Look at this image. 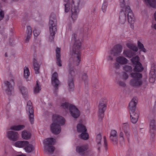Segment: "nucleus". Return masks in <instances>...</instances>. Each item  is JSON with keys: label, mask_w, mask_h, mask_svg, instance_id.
I'll return each instance as SVG.
<instances>
[{"label": "nucleus", "mask_w": 156, "mask_h": 156, "mask_svg": "<svg viewBox=\"0 0 156 156\" xmlns=\"http://www.w3.org/2000/svg\"><path fill=\"white\" fill-rule=\"evenodd\" d=\"M152 27L154 29L156 30V23L155 24H153L152 25Z\"/></svg>", "instance_id": "58"}, {"label": "nucleus", "mask_w": 156, "mask_h": 156, "mask_svg": "<svg viewBox=\"0 0 156 156\" xmlns=\"http://www.w3.org/2000/svg\"><path fill=\"white\" fill-rule=\"evenodd\" d=\"M89 147L87 144L83 145L76 147V151L81 156H87Z\"/></svg>", "instance_id": "9"}, {"label": "nucleus", "mask_w": 156, "mask_h": 156, "mask_svg": "<svg viewBox=\"0 0 156 156\" xmlns=\"http://www.w3.org/2000/svg\"><path fill=\"white\" fill-rule=\"evenodd\" d=\"M124 134L122 132H121L120 133L119 136L120 137H121L123 139H124L123 138Z\"/></svg>", "instance_id": "56"}, {"label": "nucleus", "mask_w": 156, "mask_h": 156, "mask_svg": "<svg viewBox=\"0 0 156 156\" xmlns=\"http://www.w3.org/2000/svg\"><path fill=\"white\" fill-rule=\"evenodd\" d=\"M69 110L72 116L74 118H77L80 116V111L75 106L70 105Z\"/></svg>", "instance_id": "15"}, {"label": "nucleus", "mask_w": 156, "mask_h": 156, "mask_svg": "<svg viewBox=\"0 0 156 156\" xmlns=\"http://www.w3.org/2000/svg\"><path fill=\"white\" fill-rule=\"evenodd\" d=\"M51 80L52 85L54 87L55 90H56L60 84V82L58 79V74L56 73L55 72L52 74Z\"/></svg>", "instance_id": "13"}, {"label": "nucleus", "mask_w": 156, "mask_h": 156, "mask_svg": "<svg viewBox=\"0 0 156 156\" xmlns=\"http://www.w3.org/2000/svg\"><path fill=\"white\" fill-rule=\"evenodd\" d=\"M107 6V4L106 3H104L102 6V9L103 12L105 11Z\"/></svg>", "instance_id": "49"}, {"label": "nucleus", "mask_w": 156, "mask_h": 156, "mask_svg": "<svg viewBox=\"0 0 156 156\" xmlns=\"http://www.w3.org/2000/svg\"><path fill=\"white\" fill-rule=\"evenodd\" d=\"M4 16V13L3 11L0 9V21L3 19Z\"/></svg>", "instance_id": "51"}, {"label": "nucleus", "mask_w": 156, "mask_h": 156, "mask_svg": "<svg viewBox=\"0 0 156 156\" xmlns=\"http://www.w3.org/2000/svg\"><path fill=\"white\" fill-rule=\"evenodd\" d=\"M120 64L119 63L116 62L114 64V67L116 69H119L120 67Z\"/></svg>", "instance_id": "53"}, {"label": "nucleus", "mask_w": 156, "mask_h": 156, "mask_svg": "<svg viewBox=\"0 0 156 156\" xmlns=\"http://www.w3.org/2000/svg\"><path fill=\"white\" fill-rule=\"evenodd\" d=\"M32 103L30 101H29L27 103V110L29 113V119L31 124L34 122V110L32 105Z\"/></svg>", "instance_id": "11"}, {"label": "nucleus", "mask_w": 156, "mask_h": 156, "mask_svg": "<svg viewBox=\"0 0 156 156\" xmlns=\"http://www.w3.org/2000/svg\"><path fill=\"white\" fill-rule=\"evenodd\" d=\"M70 105L69 103H64L63 104H62L61 106L63 108H68L69 109V107L70 105Z\"/></svg>", "instance_id": "47"}, {"label": "nucleus", "mask_w": 156, "mask_h": 156, "mask_svg": "<svg viewBox=\"0 0 156 156\" xmlns=\"http://www.w3.org/2000/svg\"><path fill=\"white\" fill-rule=\"evenodd\" d=\"M116 62L119 63L120 65H125L127 63L128 60L124 57L122 56H119L115 59Z\"/></svg>", "instance_id": "22"}, {"label": "nucleus", "mask_w": 156, "mask_h": 156, "mask_svg": "<svg viewBox=\"0 0 156 156\" xmlns=\"http://www.w3.org/2000/svg\"><path fill=\"white\" fill-rule=\"evenodd\" d=\"M80 0H73L71 2V12L72 19L76 20L79 12V7Z\"/></svg>", "instance_id": "7"}, {"label": "nucleus", "mask_w": 156, "mask_h": 156, "mask_svg": "<svg viewBox=\"0 0 156 156\" xmlns=\"http://www.w3.org/2000/svg\"><path fill=\"white\" fill-rule=\"evenodd\" d=\"M144 1L147 6L153 8H156V0H144Z\"/></svg>", "instance_id": "21"}, {"label": "nucleus", "mask_w": 156, "mask_h": 156, "mask_svg": "<svg viewBox=\"0 0 156 156\" xmlns=\"http://www.w3.org/2000/svg\"><path fill=\"white\" fill-rule=\"evenodd\" d=\"M40 83L38 81H37L36 84L34 88V93L36 94L38 93L41 90Z\"/></svg>", "instance_id": "31"}, {"label": "nucleus", "mask_w": 156, "mask_h": 156, "mask_svg": "<svg viewBox=\"0 0 156 156\" xmlns=\"http://www.w3.org/2000/svg\"><path fill=\"white\" fill-rule=\"evenodd\" d=\"M52 123L50 126V130L53 133L57 135L61 132V126L65 124V120L62 116L54 115L52 116Z\"/></svg>", "instance_id": "3"}, {"label": "nucleus", "mask_w": 156, "mask_h": 156, "mask_svg": "<svg viewBox=\"0 0 156 156\" xmlns=\"http://www.w3.org/2000/svg\"><path fill=\"white\" fill-rule=\"evenodd\" d=\"M32 32V30L31 27L30 26H28L27 27V30L26 31L27 35L25 40V41L26 42H29L31 36Z\"/></svg>", "instance_id": "24"}, {"label": "nucleus", "mask_w": 156, "mask_h": 156, "mask_svg": "<svg viewBox=\"0 0 156 156\" xmlns=\"http://www.w3.org/2000/svg\"><path fill=\"white\" fill-rule=\"evenodd\" d=\"M65 6V11L66 12H68L70 9V4L69 2L66 3L64 4Z\"/></svg>", "instance_id": "40"}, {"label": "nucleus", "mask_w": 156, "mask_h": 156, "mask_svg": "<svg viewBox=\"0 0 156 156\" xmlns=\"http://www.w3.org/2000/svg\"><path fill=\"white\" fill-rule=\"evenodd\" d=\"M69 0H64V2L65 3L69 2Z\"/></svg>", "instance_id": "61"}, {"label": "nucleus", "mask_w": 156, "mask_h": 156, "mask_svg": "<svg viewBox=\"0 0 156 156\" xmlns=\"http://www.w3.org/2000/svg\"><path fill=\"white\" fill-rule=\"evenodd\" d=\"M123 54L126 57L130 58L133 56L134 54L131 50H124L123 52Z\"/></svg>", "instance_id": "29"}, {"label": "nucleus", "mask_w": 156, "mask_h": 156, "mask_svg": "<svg viewBox=\"0 0 156 156\" xmlns=\"http://www.w3.org/2000/svg\"><path fill=\"white\" fill-rule=\"evenodd\" d=\"M5 57H7V53H6L5 54Z\"/></svg>", "instance_id": "62"}, {"label": "nucleus", "mask_w": 156, "mask_h": 156, "mask_svg": "<svg viewBox=\"0 0 156 156\" xmlns=\"http://www.w3.org/2000/svg\"><path fill=\"white\" fill-rule=\"evenodd\" d=\"M60 49L59 48H57L55 50L56 63L59 66H61L62 62L61 60Z\"/></svg>", "instance_id": "19"}, {"label": "nucleus", "mask_w": 156, "mask_h": 156, "mask_svg": "<svg viewBox=\"0 0 156 156\" xmlns=\"http://www.w3.org/2000/svg\"><path fill=\"white\" fill-rule=\"evenodd\" d=\"M117 84H118L119 86L124 87H126V84L123 82L121 80H117Z\"/></svg>", "instance_id": "43"}, {"label": "nucleus", "mask_w": 156, "mask_h": 156, "mask_svg": "<svg viewBox=\"0 0 156 156\" xmlns=\"http://www.w3.org/2000/svg\"><path fill=\"white\" fill-rule=\"evenodd\" d=\"M20 90L23 94H26L27 92V89L24 87H22L20 88Z\"/></svg>", "instance_id": "48"}, {"label": "nucleus", "mask_w": 156, "mask_h": 156, "mask_svg": "<svg viewBox=\"0 0 156 156\" xmlns=\"http://www.w3.org/2000/svg\"><path fill=\"white\" fill-rule=\"evenodd\" d=\"M138 102L137 98L134 97L131 100L129 105V112L136 110V107Z\"/></svg>", "instance_id": "18"}, {"label": "nucleus", "mask_w": 156, "mask_h": 156, "mask_svg": "<svg viewBox=\"0 0 156 156\" xmlns=\"http://www.w3.org/2000/svg\"><path fill=\"white\" fill-rule=\"evenodd\" d=\"M156 78V65L153 64L150 73L149 81L151 83H154Z\"/></svg>", "instance_id": "12"}, {"label": "nucleus", "mask_w": 156, "mask_h": 156, "mask_svg": "<svg viewBox=\"0 0 156 156\" xmlns=\"http://www.w3.org/2000/svg\"><path fill=\"white\" fill-rule=\"evenodd\" d=\"M144 69L140 63H138V64H135L133 70L134 72H140L142 71Z\"/></svg>", "instance_id": "25"}, {"label": "nucleus", "mask_w": 156, "mask_h": 156, "mask_svg": "<svg viewBox=\"0 0 156 156\" xmlns=\"http://www.w3.org/2000/svg\"><path fill=\"white\" fill-rule=\"evenodd\" d=\"M55 140L52 138H47L44 141V151L45 153L52 154L55 150V148L52 145L55 143Z\"/></svg>", "instance_id": "5"}, {"label": "nucleus", "mask_w": 156, "mask_h": 156, "mask_svg": "<svg viewBox=\"0 0 156 156\" xmlns=\"http://www.w3.org/2000/svg\"><path fill=\"white\" fill-rule=\"evenodd\" d=\"M130 116L133 117H137V118H139V113L136 110L130 111Z\"/></svg>", "instance_id": "36"}, {"label": "nucleus", "mask_w": 156, "mask_h": 156, "mask_svg": "<svg viewBox=\"0 0 156 156\" xmlns=\"http://www.w3.org/2000/svg\"><path fill=\"white\" fill-rule=\"evenodd\" d=\"M102 138L100 134H98L97 136L96 139V142L97 143V146L98 147V150L99 151L100 149V146L101 144V141Z\"/></svg>", "instance_id": "30"}, {"label": "nucleus", "mask_w": 156, "mask_h": 156, "mask_svg": "<svg viewBox=\"0 0 156 156\" xmlns=\"http://www.w3.org/2000/svg\"><path fill=\"white\" fill-rule=\"evenodd\" d=\"M57 21L55 16H51L48 23V26L51 36L49 39L51 41L53 40L54 37L57 31Z\"/></svg>", "instance_id": "4"}, {"label": "nucleus", "mask_w": 156, "mask_h": 156, "mask_svg": "<svg viewBox=\"0 0 156 156\" xmlns=\"http://www.w3.org/2000/svg\"><path fill=\"white\" fill-rule=\"evenodd\" d=\"M28 144V141H19L16 142L14 145L16 147L19 148L25 147V146Z\"/></svg>", "instance_id": "23"}, {"label": "nucleus", "mask_w": 156, "mask_h": 156, "mask_svg": "<svg viewBox=\"0 0 156 156\" xmlns=\"http://www.w3.org/2000/svg\"><path fill=\"white\" fill-rule=\"evenodd\" d=\"M131 77L133 78L130 81V85L133 87H139L142 85V81L141 79L142 75L140 73H132Z\"/></svg>", "instance_id": "6"}, {"label": "nucleus", "mask_w": 156, "mask_h": 156, "mask_svg": "<svg viewBox=\"0 0 156 156\" xmlns=\"http://www.w3.org/2000/svg\"><path fill=\"white\" fill-rule=\"evenodd\" d=\"M107 101L106 99L102 98L100 101L98 105V116L101 119L103 116V113L105 110Z\"/></svg>", "instance_id": "8"}, {"label": "nucleus", "mask_w": 156, "mask_h": 156, "mask_svg": "<svg viewBox=\"0 0 156 156\" xmlns=\"http://www.w3.org/2000/svg\"><path fill=\"white\" fill-rule=\"evenodd\" d=\"M113 58L110 56H108V59L109 60H113Z\"/></svg>", "instance_id": "59"}, {"label": "nucleus", "mask_w": 156, "mask_h": 156, "mask_svg": "<svg viewBox=\"0 0 156 156\" xmlns=\"http://www.w3.org/2000/svg\"><path fill=\"white\" fill-rule=\"evenodd\" d=\"M123 69L127 72H131L132 71V67L127 65H126L123 67Z\"/></svg>", "instance_id": "39"}, {"label": "nucleus", "mask_w": 156, "mask_h": 156, "mask_svg": "<svg viewBox=\"0 0 156 156\" xmlns=\"http://www.w3.org/2000/svg\"><path fill=\"white\" fill-rule=\"evenodd\" d=\"M80 137L82 139L86 140L88 139L89 135L87 132H81L80 135Z\"/></svg>", "instance_id": "34"}, {"label": "nucleus", "mask_w": 156, "mask_h": 156, "mask_svg": "<svg viewBox=\"0 0 156 156\" xmlns=\"http://www.w3.org/2000/svg\"><path fill=\"white\" fill-rule=\"evenodd\" d=\"M104 145L105 147V149L106 150L107 149V142L106 141V137L105 136L104 137Z\"/></svg>", "instance_id": "54"}, {"label": "nucleus", "mask_w": 156, "mask_h": 156, "mask_svg": "<svg viewBox=\"0 0 156 156\" xmlns=\"http://www.w3.org/2000/svg\"><path fill=\"white\" fill-rule=\"evenodd\" d=\"M77 131L79 133H81L83 132H87V129L85 126L82 124H79L78 125L77 127Z\"/></svg>", "instance_id": "27"}, {"label": "nucleus", "mask_w": 156, "mask_h": 156, "mask_svg": "<svg viewBox=\"0 0 156 156\" xmlns=\"http://www.w3.org/2000/svg\"><path fill=\"white\" fill-rule=\"evenodd\" d=\"M155 121L154 119L151 120L150 122V127L152 129H154L155 128Z\"/></svg>", "instance_id": "44"}, {"label": "nucleus", "mask_w": 156, "mask_h": 156, "mask_svg": "<svg viewBox=\"0 0 156 156\" xmlns=\"http://www.w3.org/2000/svg\"><path fill=\"white\" fill-rule=\"evenodd\" d=\"M25 126L23 125H19L17 126H12L10 129L15 131H20L24 129Z\"/></svg>", "instance_id": "28"}, {"label": "nucleus", "mask_w": 156, "mask_h": 156, "mask_svg": "<svg viewBox=\"0 0 156 156\" xmlns=\"http://www.w3.org/2000/svg\"><path fill=\"white\" fill-rule=\"evenodd\" d=\"M121 77L124 80H126L128 79L129 76L128 74L125 72H123L122 73Z\"/></svg>", "instance_id": "42"}, {"label": "nucleus", "mask_w": 156, "mask_h": 156, "mask_svg": "<svg viewBox=\"0 0 156 156\" xmlns=\"http://www.w3.org/2000/svg\"><path fill=\"white\" fill-rule=\"evenodd\" d=\"M68 85L70 90H72L74 88V84L72 77L69 78Z\"/></svg>", "instance_id": "32"}, {"label": "nucleus", "mask_w": 156, "mask_h": 156, "mask_svg": "<svg viewBox=\"0 0 156 156\" xmlns=\"http://www.w3.org/2000/svg\"><path fill=\"white\" fill-rule=\"evenodd\" d=\"M138 46L139 48L140 49L141 51H142L144 52H146V50L144 48L143 44L139 41H138Z\"/></svg>", "instance_id": "41"}, {"label": "nucleus", "mask_w": 156, "mask_h": 156, "mask_svg": "<svg viewBox=\"0 0 156 156\" xmlns=\"http://www.w3.org/2000/svg\"><path fill=\"white\" fill-rule=\"evenodd\" d=\"M130 117L131 121L133 123H136L138 121V118L137 117H133L132 116Z\"/></svg>", "instance_id": "46"}, {"label": "nucleus", "mask_w": 156, "mask_h": 156, "mask_svg": "<svg viewBox=\"0 0 156 156\" xmlns=\"http://www.w3.org/2000/svg\"><path fill=\"white\" fill-rule=\"evenodd\" d=\"M126 46L129 48L135 51H137L138 48L136 46L131 43H127L126 44Z\"/></svg>", "instance_id": "35"}, {"label": "nucleus", "mask_w": 156, "mask_h": 156, "mask_svg": "<svg viewBox=\"0 0 156 156\" xmlns=\"http://www.w3.org/2000/svg\"><path fill=\"white\" fill-rule=\"evenodd\" d=\"M73 40L75 41L72 51L70 52L71 57L69 59L68 67L69 73L74 75L73 68L78 66L81 61V52L80 50L81 46L82 39H79L76 34H73Z\"/></svg>", "instance_id": "1"}, {"label": "nucleus", "mask_w": 156, "mask_h": 156, "mask_svg": "<svg viewBox=\"0 0 156 156\" xmlns=\"http://www.w3.org/2000/svg\"><path fill=\"white\" fill-rule=\"evenodd\" d=\"M124 132L126 137L128 139L129 136H130V134L129 131V130L124 131Z\"/></svg>", "instance_id": "55"}, {"label": "nucleus", "mask_w": 156, "mask_h": 156, "mask_svg": "<svg viewBox=\"0 0 156 156\" xmlns=\"http://www.w3.org/2000/svg\"><path fill=\"white\" fill-rule=\"evenodd\" d=\"M33 33L34 36L37 37L39 34L40 32L38 30L34 29L33 30Z\"/></svg>", "instance_id": "50"}, {"label": "nucleus", "mask_w": 156, "mask_h": 156, "mask_svg": "<svg viewBox=\"0 0 156 156\" xmlns=\"http://www.w3.org/2000/svg\"><path fill=\"white\" fill-rule=\"evenodd\" d=\"M110 140L114 145H116L118 143V134L115 130H112L110 133L109 136Z\"/></svg>", "instance_id": "16"}, {"label": "nucleus", "mask_w": 156, "mask_h": 156, "mask_svg": "<svg viewBox=\"0 0 156 156\" xmlns=\"http://www.w3.org/2000/svg\"><path fill=\"white\" fill-rule=\"evenodd\" d=\"M4 83L5 87L4 90L8 94H10L11 92L13 90L12 86L14 84V79L12 78L9 81H5L4 82Z\"/></svg>", "instance_id": "10"}, {"label": "nucleus", "mask_w": 156, "mask_h": 156, "mask_svg": "<svg viewBox=\"0 0 156 156\" xmlns=\"http://www.w3.org/2000/svg\"><path fill=\"white\" fill-rule=\"evenodd\" d=\"M82 79L84 81H85L87 79V77L86 73H83L81 77Z\"/></svg>", "instance_id": "52"}, {"label": "nucleus", "mask_w": 156, "mask_h": 156, "mask_svg": "<svg viewBox=\"0 0 156 156\" xmlns=\"http://www.w3.org/2000/svg\"><path fill=\"white\" fill-rule=\"evenodd\" d=\"M34 67L36 74L39 73L40 65L37 63V60L35 59H34L33 62Z\"/></svg>", "instance_id": "26"}, {"label": "nucleus", "mask_w": 156, "mask_h": 156, "mask_svg": "<svg viewBox=\"0 0 156 156\" xmlns=\"http://www.w3.org/2000/svg\"><path fill=\"white\" fill-rule=\"evenodd\" d=\"M131 61L133 64L134 65L140 63L139 62V57L137 56L133 57L131 59Z\"/></svg>", "instance_id": "38"}, {"label": "nucleus", "mask_w": 156, "mask_h": 156, "mask_svg": "<svg viewBox=\"0 0 156 156\" xmlns=\"http://www.w3.org/2000/svg\"><path fill=\"white\" fill-rule=\"evenodd\" d=\"M15 156H27L26 155L23 154H18Z\"/></svg>", "instance_id": "57"}, {"label": "nucleus", "mask_w": 156, "mask_h": 156, "mask_svg": "<svg viewBox=\"0 0 156 156\" xmlns=\"http://www.w3.org/2000/svg\"><path fill=\"white\" fill-rule=\"evenodd\" d=\"M120 6L122 8L121 11L119 16L120 22L124 24L126 21V16H127V19L129 23H132L135 20L132 11L129 6H125L124 0H119Z\"/></svg>", "instance_id": "2"}, {"label": "nucleus", "mask_w": 156, "mask_h": 156, "mask_svg": "<svg viewBox=\"0 0 156 156\" xmlns=\"http://www.w3.org/2000/svg\"><path fill=\"white\" fill-rule=\"evenodd\" d=\"M122 50V46L119 44L115 45L111 50V53L114 56L120 55Z\"/></svg>", "instance_id": "14"}, {"label": "nucleus", "mask_w": 156, "mask_h": 156, "mask_svg": "<svg viewBox=\"0 0 156 156\" xmlns=\"http://www.w3.org/2000/svg\"><path fill=\"white\" fill-rule=\"evenodd\" d=\"M30 75L29 69L27 67H25L24 68V76L25 78H27Z\"/></svg>", "instance_id": "37"}, {"label": "nucleus", "mask_w": 156, "mask_h": 156, "mask_svg": "<svg viewBox=\"0 0 156 156\" xmlns=\"http://www.w3.org/2000/svg\"><path fill=\"white\" fill-rule=\"evenodd\" d=\"M25 146L24 150L27 153H31L34 151L35 150V147L33 145L29 144L28 141V144Z\"/></svg>", "instance_id": "20"}, {"label": "nucleus", "mask_w": 156, "mask_h": 156, "mask_svg": "<svg viewBox=\"0 0 156 156\" xmlns=\"http://www.w3.org/2000/svg\"><path fill=\"white\" fill-rule=\"evenodd\" d=\"M31 136V134L24 130L22 133V138L25 140L29 139Z\"/></svg>", "instance_id": "33"}, {"label": "nucleus", "mask_w": 156, "mask_h": 156, "mask_svg": "<svg viewBox=\"0 0 156 156\" xmlns=\"http://www.w3.org/2000/svg\"><path fill=\"white\" fill-rule=\"evenodd\" d=\"M154 18L155 21H156V11L155 12L154 14Z\"/></svg>", "instance_id": "60"}, {"label": "nucleus", "mask_w": 156, "mask_h": 156, "mask_svg": "<svg viewBox=\"0 0 156 156\" xmlns=\"http://www.w3.org/2000/svg\"><path fill=\"white\" fill-rule=\"evenodd\" d=\"M7 136L10 140L16 141L19 138V134L16 132L9 131L7 133Z\"/></svg>", "instance_id": "17"}, {"label": "nucleus", "mask_w": 156, "mask_h": 156, "mask_svg": "<svg viewBox=\"0 0 156 156\" xmlns=\"http://www.w3.org/2000/svg\"><path fill=\"white\" fill-rule=\"evenodd\" d=\"M122 129L124 131L129 129V126L127 123H124L122 124Z\"/></svg>", "instance_id": "45"}]
</instances>
